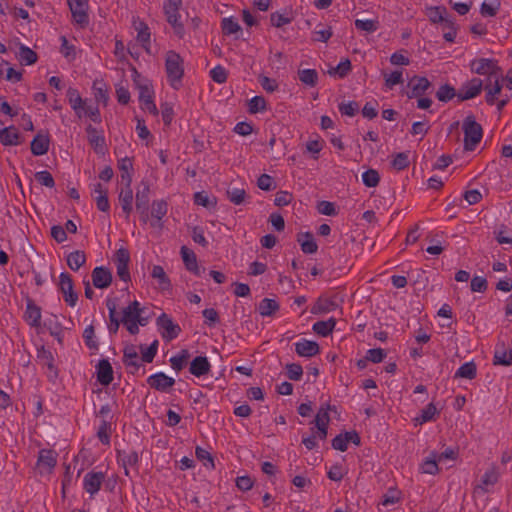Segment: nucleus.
<instances>
[{"mask_svg":"<svg viewBox=\"0 0 512 512\" xmlns=\"http://www.w3.org/2000/svg\"><path fill=\"white\" fill-rule=\"evenodd\" d=\"M66 96L70 107L79 119L88 117L95 123L101 122L98 106L89 104L87 99H83L81 97L79 91L76 88L69 87L66 92Z\"/></svg>","mask_w":512,"mask_h":512,"instance_id":"obj_1","label":"nucleus"},{"mask_svg":"<svg viewBox=\"0 0 512 512\" xmlns=\"http://www.w3.org/2000/svg\"><path fill=\"white\" fill-rule=\"evenodd\" d=\"M165 71L172 88L179 89L184 76V61L177 52L169 50L165 56Z\"/></svg>","mask_w":512,"mask_h":512,"instance_id":"obj_2","label":"nucleus"},{"mask_svg":"<svg viewBox=\"0 0 512 512\" xmlns=\"http://www.w3.org/2000/svg\"><path fill=\"white\" fill-rule=\"evenodd\" d=\"M142 311L137 300L131 302L122 311L121 322L131 335L138 334L139 326H145L148 323V319L142 316Z\"/></svg>","mask_w":512,"mask_h":512,"instance_id":"obj_3","label":"nucleus"},{"mask_svg":"<svg viewBox=\"0 0 512 512\" xmlns=\"http://www.w3.org/2000/svg\"><path fill=\"white\" fill-rule=\"evenodd\" d=\"M464 133V149L466 151L475 150L483 137L482 126L476 121L475 116L470 114L462 122Z\"/></svg>","mask_w":512,"mask_h":512,"instance_id":"obj_4","label":"nucleus"},{"mask_svg":"<svg viewBox=\"0 0 512 512\" xmlns=\"http://www.w3.org/2000/svg\"><path fill=\"white\" fill-rule=\"evenodd\" d=\"M182 0H165L163 4L164 14L167 22L173 27L175 34L182 37L184 34V26L180 21V8Z\"/></svg>","mask_w":512,"mask_h":512,"instance_id":"obj_5","label":"nucleus"},{"mask_svg":"<svg viewBox=\"0 0 512 512\" xmlns=\"http://www.w3.org/2000/svg\"><path fill=\"white\" fill-rule=\"evenodd\" d=\"M470 69L472 72L478 75L488 76V81L492 82L493 77L501 76L502 69L498 66V63L494 59L479 58L474 59L470 63Z\"/></svg>","mask_w":512,"mask_h":512,"instance_id":"obj_6","label":"nucleus"},{"mask_svg":"<svg viewBox=\"0 0 512 512\" xmlns=\"http://www.w3.org/2000/svg\"><path fill=\"white\" fill-rule=\"evenodd\" d=\"M142 189L136 192L135 206L139 214L142 224H147L150 221L149 207H150V187L148 184L142 182Z\"/></svg>","mask_w":512,"mask_h":512,"instance_id":"obj_7","label":"nucleus"},{"mask_svg":"<svg viewBox=\"0 0 512 512\" xmlns=\"http://www.w3.org/2000/svg\"><path fill=\"white\" fill-rule=\"evenodd\" d=\"M73 22L81 28L89 24L88 0H67Z\"/></svg>","mask_w":512,"mask_h":512,"instance_id":"obj_8","label":"nucleus"},{"mask_svg":"<svg viewBox=\"0 0 512 512\" xmlns=\"http://www.w3.org/2000/svg\"><path fill=\"white\" fill-rule=\"evenodd\" d=\"M58 287L63 294L64 301L74 307L78 301V294L74 291L73 279L69 273L62 272L59 275Z\"/></svg>","mask_w":512,"mask_h":512,"instance_id":"obj_9","label":"nucleus"},{"mask_svg":"<svg viewBox=\"0 0 512 512\" xmlns=\"http://www.w3.org/2000/svg\"><path fill=\"white\" fill-rule=\"evenodd\" d=\"M58 453L53 449H41L38 453L37 468L40 474H51L57 465Z\"/></svg>","mask_w":512,"mask_h":512,"instance_id":"obj_10","label":"nucleus"},{"mask_svg":"<svg viewBox=\"0 0 512 512\" xmlns=\"http://www.w3.org/2000/svg\"><path fill=\"white\" fill-rule=\"evenodd\" d=\"M432 87L431 82L424 76H413L407 83L406 95L409 99L421 97Z\"/></svg>","mask_w":512,"mask_h":512,"instance_id":"obj_11","label":"nucleus"},{"mask_svg":"<svg viewBox=\"0 0 512 512\" xmlns=\"http://www.w3.org/2000/svg\"><path fill=\"white\" fill-rule=\"evenodd\" d=\"M483 89V81L480 78H472L465 82L457 92L459 101L473 99L478 96Z\"/></svg>","mask_w":512,"mask_h":512,"instance_id":"obj_12","label":"nucleus"},{"mask_svg":"<svg viewBox=\"0 0 512 512\" xmlns=\"http://www.w3.org/2000/svg\"><path fill=\"white\" fill-rule=\"evenodd\" d=\"M130 261L129 251L125 248H120L115 254V265L118 277L124 282L130 281V272L128 264Z\"/></svg>","mask_w":512,"mask_h":512,"instance_id":"obj_13","label":"nucleus"},{"mask_svg":"<svg viewBox=\"0 0 512 512\" xmlns=\"http://www.w3.org/2000/svg\"><path fill=\"white\" fill-rule=\"evenodd\" d=\"M157 325L163 330L162 337L166 340H173L178 337L181 328L178 324L173 323L171 317L162 313L157 319Z\"/></svg>","mask_w":512,"mask_h":512,"instance_id":"obj_14","label":"nucleus"},{"mask_svg":"<svg viewBox=\"0 0 512 512\" xmlns=\"http://www.w3.org/2000/svg\"><path fill=\"white\" fill-rule=\"evenodd\" d=\"M139 101L141 102V108L148 111L153 115L158 114V109L153 101V90L148 84H139Z\"/></svg>","mask_w":512,"mask_h":512,"instance_id":"obj_15","label":"nucleus"},{"mask_svg":"<svg viewBox=\"0 0 512 512\" xmlns=\"http://www.w3.org/2000/svg\"><path fill=\"white\" fill-rule=\"evenodd\" d=\"M105 480V473L103 472H88L83 479V488L91 496L95 495L101 488Z\"/></svg>","mask_w":512,"mask_h":512,"instance_id":"obj_16","label":"nucleus"},{"mask_svg":"<svg viewBox=\"0 0 512 512\" xmlns=\"http://www.w3.org/2000/svg\"><path fill=\"white\" fill-rule=\"evenodd\" d=\"M147 383L151 388L157 391L167 392L175 384V380L163 372H158L149 376Z\"/></svg>","mask_w":512,"mask_h":512,"instance_id":"obj_17","label":"nucleus"},{"mask_svg":"<svg viewBox=\"0 0 512 512\" xmlns=\"http://www.w3.org/2000/svg\"><path fill=\"white\" fill-rule=\"evenodd\" d=\"M118 201L125 219L128 220L133 211V190L131 186L123 185V187L120 188L118 192Z\"/></svg>","mask_w":512,"mask_h":512,"instance_id":"obj_18","label":"nucleus"},{"mask_svg":"<svg viewBox=\"0 0 512 512\" xmlns=\"http://www.w3.org/2000/svg\"><path fill=\"white\" fill-rule=\"evenodd\" d=\"M24 320L33 328H38L41 325V308L30 298L26 301Z\"/></svg>","mask_w":512,"mask_h":512,"instance_id":"obj_19","label":"nucleus"},{"mask_svg":"<svg viewBox=\"0 0 512 512\" xmlns=\"http://www.w3.org/2000/svg\"><path fill=\"white\" fill-rule=\"evenodd\" d=\"M92 282L96 288L105 289L112 283V274L108 268L99 266L92 271Z\"/></svg>","mask_w":512,"mask_h":512,"instance_id":"obj_20","label":"nucleus"},{"mask_svg":"<svg viewBox=\"0 0 512 512\" xmlns=\"http://www.w3.org/2000/svg\"><path fill=\"white\" fill-rule=\"evenodd\" d=\"M87 137L90 145L98 154H104L106 151L105 138L103 134L92 125L86 127Z\"/></svg>","mask_w":512,"mask_h":512,"instance_id":"obj_21","label":"nucleus"},{"mask_svg":"<svg viewBox=\"0 0 512 512\" xmlns=\"http://www.w3.org/2000/svg\"><path fill=\"white\" fill-rule=\"evenodd\" d=\"M295 352L300 357H313L320 352L319 344L315 341L307 340L302 338L300 341L295 344Z\"/></svg>","mask_w":512,"mask_h":512,"instance_id":"obj_22","label":"nucleus"},{"mask_svg":"<svg viewBox=\"0 0 512 512\" xmlns=\"http://www.w3.org/2000/svg\"><path fill=\"white\" fill-rule=\"evenodd\" d=\"M123 363L132 374L139 370L141 363L135 346L130 345L124 348Z\"/></svg>","mask_w":512,"mask_h":512,"instance_id":"obj_23","label":"nucleus"},{"mask_svg":"<svg viewBox=\"0 0 512 512\" xmlns=\"http://www.w3.org/2000/svg\"><path fill=\"white\" fill-rule=\"evenodd\" d=\"M97 380L101 385L108 386L113 381V368L107 359H102L96 366Z\"/></svg>","mask_w":512,"mask_h":512,"instance_id":"obj_24","label":"nucleus"},{"mask_svg":"<svg viewBox=\"0 0 512 512\" xmlns=\"http://www.w3.org/2000/svg\"><path fill=\"white\" fill-rule=\"evenodd\" d=\"M181 257L183 260V263L185 265V268L192 272L196 276L201 275V269L198 266L197 257L193 250L187 248L186 246H182L181 250Z\"/></svg>","mask_w":512,"mask_h":512,"instance_id":"obj_25","label":"nucleus"},{"mask_svg":"<svg viewBox=\"0 0 512 512\" xmlns=\"http://www.w3.org/2000/svg\"><path fill=\"white\" fill-rule=\"evenodd\" d=\"M210 369L211 364L208 358L205 356H197L191 361L189 372L195 377H201L207 375Z\"/></svg>","mask_w":512,"mask_h":512,"instance_id":"obj_26","label":"nucleus"},{"mask_svg":"<svg viewBox=\"0 0 512 512\" xmlns=\"http://www.w3.org/2000/svg\"><path fill=\"white\" fill-rule=\"evenodd\" d=\"M117 459L118 462L121 463V465L123 466L125 475L129 476L130 468L137 467V464L139 462V455L136 451H118Z\"/></svg>","mask_w":512,"mask_h":512,"instance_id":"obj_27","label":"nucleus"},{"mask_svg":"<svg viewBox=\"0 0 512 512\" xmlns=\"http://www.w3.org/2000/svg\"><path fill=\"white\" fill-rule=\"evenodd\" d=\"M50 139L47 134L38 133L31 141V152L35 156H41L48 152Z\"/></svg>","mask_w":512,"mask_h":512,"instance_id":"obj_28","label":"nucleus"},{"mask_svg":"<svg viewBox=\"0 0 512 512\" xmlns=\"http://www.w3.org/2000/svg\"><path fill=\"white\" fill-rule=\"evenodd\" d=\"M106 306L109 311V323L108 331L110 334H116L118 332L121 322V318L117 316V304L114 299L108 298L106 300Z\"/></svg>","mask_w":512,"mask_h":512,"instance_id":"obj_29","label":"nucleus"},{"mask_svg":"<svg viewBox=\"0 0 512 512\" xmlns=\"http://www.w3.org/2000/svg\"><path fill=\"white\" fill-rule=\"evenodd\" d=\"M0 142L4 146H16L21 143L20 134L15 126L5 127L0 130Z\"/></svg>","mask_w":512,"mask_h":512,"instance_id":"obj_30","label":"nucleus"},{"mask_svg":"<svg viewBox=\"0 0 512 512\" xmlns=\"http://www.w3.org/2000/svg\"><path fill=\"white\" fill-rule=\"evenodd\" d=\"M151 277L157 281L158 288L161 291H169L172 289L171 281L162 266L154 265L151 270Z\"/></svg>","mask_w":512,"mask_h":512,"instance_id":"obj_31","label":"nucleus"},{"mask_svg":"<svg viewBox=\"0 0 512 512\" xmlns=\"http://www.w3.org/2000/svg\"><path fill=\"white\" fill-rule=\"evenodd\" d=\"M151 217L152 221L151 226H161L159 222L163 219V217L167 214L168 204L165 200H155L151 205Z\"/></svg>","mask_w":512,"mask_h":512,"instance_id":"obj_32","label":"nucleus"},{"mask_svg":"<svg viewBox=\"0 0 512 512\" xmlns=\"http://www.w3.org/2000/svg\"><path fill=\"white\" fill-rule=\"evenodd\" d=\"M118 169L120 170V178L121 183L125 186H131L132 183V170H133V163L132 159L129 157L121 158L118 161Z\"/></svg>","mask_w":512,"mask_h":512,"instance_id":"obj_33","label":"nucleus"},{"mask_svg":"<svg viewBox=\"0 0 512 512\" xmlns=\"http://www.w3.org/2000/svg\"><path fill=\"white\" fill-rule=\"evenodd\" d=\"M113 421L109 419L100 420V424L97 429V438L99 441L106 446L110 445L111 434L113 431Z\"/></svg>","mask_w":512,"mask_h":512,"instance_id":"obj_34","label":"nucleus"},{"mask_svg":"<svg viewBox=\"0 0 512 512\" xmlns=\"http://www.w3.org/2000/svg\"><path fill=\"white\" fill-rule=\"evenodd\" d=\"M135 29L137 30V41L141 43L142 47L149 52L150 51V29L148 25L143 22L139 21L138 23H135Z\"/></svg>","mask_w":512,"mask_h":512,"instance_id":"obj_35","label":"nucleus"},{"mask_svg":"<svg viewBox=\"0 0 512 512\" xmlns=\"http://www.w3.org/2000/svg\"><path fill=\"white\" fill-rule=\"evenodd\" d=\"M439 21H441L443 37L447 42H454L457 35V28L454 22L439 14Z\"/></svg>","mask_w":512,"mask_h":512,"instance_id":"obj_36","label":"nucleus"},{"mask_svg":"<svg viewBox=\"0 0 512 512\" xmlns=\"http://www.w3.org/2000/svg\"><path fill=\"white\" fill-rule=\"evenodd\" d=\"M298 242L300 243L303 253L314 254L317 252L318 245L311 233L307 232L299 236Z\"/></svg>","mask_w":512,"mask_h":512,"instance_id":"obj_37","label":"nucleus"},{"mask_svg":"<svg viewBox=\"0 0 512 512\" xmlns=\"http://www.w3.org/2000/svg\"><path fill=\"white\" fill-rule=\"evenodd\" d=\"M335 325H336V320L334 318H330L328 319L327 321H317L313 324V331L322 336V337H327L328 335H330L334 328H335Z\"/></svg>","mask_w":512,"mask_h":512,"instance_id":"obj_38","label":"nucleus"},{"mask_svg":"<svg viewBox=\"0 0 512 512\" xmlns=\"http://www.w3.org/2000/svg\"><path fill=\"white\" fill-rule=\"evenodd\" d=\"M85 263L86 255L83 251L76 250L67 256V265L73 271H78Z\"/></svg>","mask_w":512,"mask_h":512,"instance_id":"obj_39","label":"nucleus"},{"mask_svg":"<svg viewBox=\"0 0 512 512\" xmlns=\"http://www.w3.org/2000/svg\"><path fill=\"white\" fill-rule=\"evenodd\" d=\"M493 363L494 365H510L512 363V348L506 350L503 345L497 348L494 353Z\"/></svg>","mask_w":512,"mask_h":512,"instance_id":"obj_40","label":"nucleus"},{"mask_svg":"<svg viewBox=\"0 0 512 512\" xmlns=\"http://www.w3.org/2000/svg\"><path fill=\"white\" fill-rule=\"evenodd\" d=\"M279 310V304L276 300L264 298L260 301L258 312L261 316H272Z\"/></svg>","mask_w":512,"mask_h":512,"instance_id":"obj_41","label":"nucleus"},{"mask_svg":"<svg viewBox=\"0 0 512 512\" xmlns=\"http://www.w3.org/2000/svg\"><path fill=\"white\" fill-rule=\"evenodd\" d=\"M476 375H477L476 364L473 361H471V362H466V363L462 364L458 368V370L455 372L454 377L472 380L476 377Z\"/></svg>","mask_w":512,"mask_h":512,"instance_id":"obj_42","label":"nucleus"},{"mask_svg":"<svg viewBox=\"0 0 512 512\" xmlns=\"http://www.w3.org/2000/svg\"><path fill=\"white\" fill-rule=\"evenodd\" d=\"M382 75L385 81V87L389 90H392L394 86L404 82L402 70H394L390 73L383 71Z\"/></svg>","mask_w":512,"mask_h":512,"instance_id":"obj_43","label":"nucleus"},{"mask_svg":"<svg viewBox=\"0 0 512 512\" xmlns=\"http://www.w3.org/2000/svg\"><path fill=\"white\" fill-rule=\"evenodd\" d=\"M190 353L188 350L183 349L177 355L170 358L171 367L177 372L182 370L188 363Z\"/></svg>","mask_w":512,"mask_h":512,"instance_id":"obj_44","label":"nucleus"},{"mask_svg":"<svg viewBox=\"0 0 512 512\" xmlns=\"http://www.w3.org/2000/svg\"><path fill=\"white\" fill-rule=\"evenodd\" d=\"M439 412L436 406L433 403H429L422 409L421 414L415 418V420L419 424H424L426 422L432 421L435 419V416L438 415Z\"/></svg>","mask_w":512,"mask_h":512,"instance_id":"obj_45","label":"nucleus"},{"mask_svg":"<svg viewBox=\"0 0 512 512\" xmlns=\"http://www.w3.org/2000/svg\"><path fill=\"white\" fill-rule=\"evenodd\" d=\"M83 339L85 345L92 351H97L99 348V344L96 340L95 330L93 325H89L84 329Z\"/></svg>","mask_w":512,"mask_h":512,"instance_id":"obj_46","label":"nucleus"},{"mask_svg":"<svg viewBox=\"0 0 512 512\" xmlns=\"http://www.w3.org/2000/svg\"><path fill=\"white\" fill-rule=\"evenodd\" d=\"M436 97L441 102H448L454 97H457V92L451 85L444 84L439 87L438 91L436 92Z\"/></svg>","mask_w":512,"mask_h":512,"instance_id":"obj_47","label":"nucleus"},{"mask_svg":"<svg viewBox=\"0 0 512 512\" xmlns=\"http://www.w3.org/2000/svg\"><path fill=\"white\" fill-rule=\"evenodd\" d=\"M334 302L329 299L319 298L317 302L312 306L311 313L314 315L330 312L334 309Z\"/></svg>","mask_w":512,"mask_h":512,"instance_id":"obj_48","label":"nucleus"},{"mask_svg":"<svg viewBox=\"0 0 512 512\" xmlns=\"http://www.w3.org/2000/svg\"><path fill=\"white\" fill-rule=\"evenodd\" d=\"M298 75L299 80L306 85L314 87L317 84L318 73L315 69L300 70Z\"/></svg>","mask_w":512,"mask_h":512,"instance_id":"obj_49","label":"nucleus"},{"mask_svg":"<svg viewBox=\"0 0 512 512\" xmlns=\"http://www.w3.org/2000/svg\"><path fill=\"white\" fill-rule=\"evenodd\" d=\"M221 28L225 35L236 34L241 30L239 23L233 17L223 18Z\"/></svg>","mask_w":512,"mask_h":512,"instance_id":"obj_50","label":"nucleus"},{"mask_svg":"<svg viewBox=\"0 0 512 512\" xmlns=\"http://www.w3.org/2000/svg\"><path fill=\"white\" fill-rule=\"evenodd\" d=\"M19 59L26 65H32L37 61V54L29 47L21 45L19 48Z\"/></svg>","mask_w":512,"mask_h":512,"instance_id":"obj_51","label":"nucleus"},{"mask_svg":"<svg viewBox=\"0 0 512 512\" xmlns=\"http://www.w3.org/2000/svg\"><path fill=\"white\" fill-rule=\"evenodd\" d=\"M438 462L436 454L433 453L431 457L424 460L421 465V471L425 474L435 475L438 473Z\"/></svg>","mask_w":512,"mask_h":512,"instance_id":"obj_52","label":"nucleus"},{"mask_svg":"<svg viewBox=\"0 0 512 512\" xmlns=\"http://www.w3.org/2000/svg\"><path fill=\"white\" fill-rule=\"evenodd\" d=\"M409 163V152L397 153L391 161L392 167L398 171L407 168L409 166Z\"/></svg>","mask_w":512,"mask_h":512,"instance_id":"obj_53","label":"nucleus"},{"mask_svg":"<svg viewBox=\"0 0 512 512\" xmlns=\"http://www.w3.org/2000/svg\"><path fill=\"white\" fill-rule=\"evenodd\" d=\"M362 181L369 188L376 187L380 181L379 173L374 169H368L362 174Z\"/></svg>","mask_w":512,"mask_h":512,"instance_id":"obj_54","label":"nucleus"},{"mask_svg":"<svg viewBox=\"0 0 512 512\" xmlns=\"http://www.w3.org/2000/svg\"><path fill=\"white\" fill-rule=\"evenodd\" d=\"M354 24L358 30L372 33L378 29L379 23L377 20H372V19H367V20L356 19Z\"/></svg>","mask_w":512,"mask_h":512,"instance_id":"obj_55","label":"nucleus"},{"mask_svg":"<svg viewBox=\"0 0 512 512\" xmlns=\"http://www.w3.org/2000/svg\"><path fill=\"white\" fill-rule=\"evenodd\" d=\"M35 179L39 184L45 187L53 188L55 186L54 178L47 170L36 172Z\"/></svg>","mask_w":512,"mask_h":512,"instance_id":"obj_56","label":"nucleus"},{"mask_svg":"<svg viewBox=\"0 0 512 512\" xmlns=\"http://www.w3.org/2000/svg\"><path fill=\"white\" fill-rule=\"evenodd\" d=\"M228 199L235 205H240L244 202L246 192L241 188H232L227 190Z\"/></svg>","mask_w":512,"mask_h":512,"instance_id":"obj_57","label":"nucleus"},{"mask_svg":"<svg viewBox=\"0 0 512 512\" xmlns=\"http://www.w3.org/2000/svg\"><path fill=\"white\" fill-rule=\"evenodd\" d=\"M286 372L290 380L299 381L303 375V368L298 363H290L286 365Z\"/></svg>","mask_w":512,"mask_h":512,"instance_id":"obj_58","label":"nucleus"},{"mask_svg":"<svg viewBox=\"0 0 512 512\" xmlns=\"http://www.w3.org/2000/svg\"><path fill=\"white\" fill-rule=\"evenodd\" d=\"M338 109L342 115L353 117L359 110V104L356 101L343 102L339 104Z\"/></svg>","mask_w":512,"mask_h":512,"instance_id":"obj_59","label":"nucleus"},{"mask_svg":"<svg viewBox=\"0 0 512 512\" xmlns=\"http://www.w3.org/2000/svg\"><path fill=\"white\" fill-rule=\"evenodd\" d=\"M158 349V341L155 340L149 347H141L142 357L141 360L145 363H151L156 356Z\"/></svg>","mask_w":512,"mask_h":512,"instance_id":"obj_60","label":"nucleus"},{"mask_svg":"<svg viewBox=\"0 0 512 512\" xmlns=\"http://www.w3.org/2000/svg\"><path fill=\"white\" fill-rule=\"evenodd\" d=\"M386 357V352L382 348L369 349L366 353L365 360L372 363H380Z\"/></svg>","mask_w":512,"mask_h":512,"instance_id":"obj_61","label":"nucleus"},{"mask_svg":"<svg viewBox=\"0 0 512 512\" xmlns=\"http://www.w3.org/2000/svg\"><path fill=\"white\" fill-rule=\"evenodd\" d=\"M257 186L264 191H271L276 188V183L268 174H262L257 180Z\"/></svg>","mask_w":512,"mask_h":512,"instance_id":"obj_62","label":"nucleus"},{"mask_svg":"<svg viewBox=\"0 0 512 512\" xmlns=\"http://www.w3.org/2000/svg\"><path fill=\"white\" fill-rule=\"evenodd\" d=\"M210 76L214 82L222 84L227 80V71L223 66L217 65L211 69Z\"/></svg>","mask_w":512,"mask_h":512,"instance_id":"obj_63","label":"nucleus"},{"mask_svg":"<svg viewBox=\"0 0 512 512\" xmlns=\"http://www.w3.org/2000/svg\"><path fill=\"white\" fill-rule=\"evenodd\" d=\"M333 35L331 27L315 29L312 32V39L317 42H327Z\"/></svg>","mask_w":512,"mask_h":512,"instance_id":"obj_64","label":"nucleus"}]
</instances>
